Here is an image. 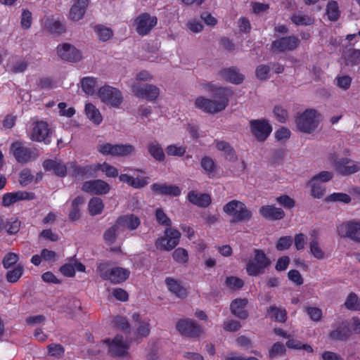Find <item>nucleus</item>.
Masks as SVG:
<instances>
[{
	"label": "nucleus",
	"instance_id": "obj_47",
	"mask_svg": "<svg viewBox=\"0 0 360 360\" xmlns=\"http://www.w3.org/2000/svg\"><path fill=\"white\" fill-rule=\"evenodd\" d=\"M286 347L292 349H302L307 353H312L314 352L313 347L309 344H304L301 341L295 339H289L286 342Z\"/></svg>",
	"mask_w": 360,
	"mask_h": 360
},
{
	"label": "nucleus",
	"instance_id": "obj_60",
	"mask_svg": "<svg viewBox=\"0 0 360 360\" xmlns=\"http://www.w3.org/2000/svg\"><path fill=\"white\" fill-rule=\"evenodd\" d=\"M21 221L16 217H12L6 221L7 233L9 235L17 233L20 228Z\"/></svg>",
	"mask_w": 360,
	"mask_h": 360
},
{
	"label": "nucleus",
	"instance_id": "obj_51",
	"mask_svg": "<svg viewBox=\"0 0 360 360\" xmlns=\"http://www.w3.org/2000/svg\"><path fill=\"white\" fill-rule=\"evenodd\" d=\"M46 27L53 34H60L66 30L65 25L59 20H50L46 23Z\"/></svg>",
	"mask_w": 360,
	"mask_h": 360
},
{
	"label": "nucleus",
	"instance_id": "obj_27",
	"mask_svg": "<svg viewBox=\"0 0 360 360\" xmlns=\"http://www.w3.org/2000/svg\"><path fill=\"white\" fill-rule=\"evenodd\" d=\"M219 75L226 82L234 84H241L245 78L244 75L239 72L238 69L233 66L221 70Z\"/></svg>",
	"mask_w": 360,
	"mask_h": 360
},
{
	"label": "nucleus",
	"instance_id": "obj_56",
	"mask_svg": "<svg viewBox=\"0 0 360 360\" xmlns=\"http://www.w3.org/2000/svg\"><path fill=\"white\" fill-rule=\"evenodd\" d=\"M47 351L49 355L56 358H62L65 354V349L60 344H49L47 346Z\"/></svg>",
	"mask_w": 360,
	"mask_h": 360
},
{
	"label": "nucleus",
	"instance_id": "obj_20",
	"mask_svg": "<svg viewBox=\"0 0 360 360\" xmlns=\"http://www.w3.org/2000/svg\"><path fill=\"white\" fill-rule=\"evenodd\" d=\"M335 170L341 175H349L360 170V163L347 158L338 160L334 165Z\"/></svg>",
	"mask_w": 360,
	"mask_h": 360
},
{
	"label": "nucleus",
	"instance_id": "obj_32",
	"mask_svg": "<svg viewBox=\"0 0 360 360\" xmlns=\"http://www.w3.org/2000/svg\"><path fill=\"white\" fill-rule=\"evenodd\" d=\"M165 283L170 292L179 298H185L187 296V290L180 283L173 278L167 277L165 278Z\"/></svg>",
	"mask_w": 360,
	"mask_h": 360
},
{
	"label": "nucleus",
	"instance_id": "obj_36",
	"mask_svg": "<svg viewBox=\"0 0 360 360\" xmlns=\"http://www.w3.org/2000/svg\"><path fill=\"white\" fill-rule=\"evenodd\" d=\"M269 317L274 321L284 323L287 320V311L283 308L271 306L266 311Z\"/></svg>",
	"mask_w": 360,
	"mask_h": 360
},
{
	"label": "nucleus",
	"instance_id": "obj_44",
	"mask_svg": "<svg viewBox=\"0 0 360 360\" xmlns=\"http://www.w3.org/2000/svg\"><path fill=\"white\" fill-rule=\"evenodd\" d=\"M200 166L202 169L205 171V173L210 178H212L213 176V174L214 173L217 168V165L212 158L209 156H204L201 159Z\"/></svg>",
	"mask_w": 360,
	"mask_h": 360
},
{
	"label": "nucleus",
	"instance_id": "obj_18",
	"mask_svg": "<svg viewBox=\"0 0 360 360\" xmlns=\"http://www.w3.org/2000/svg\"><path fill=\"white\" fill-rule=\"evenodd\" d=\"M35 197L34 193L25 191L6 193L2 196L1 205L4 207H8L18 201L32 200H34Z\"/></svg>",
	"mask_w": 360,
	"mask_h": 360
},
{
	"label": "nucleus",
	"instance_id": "obj_61",
	"mask_svg": "<svg viewBox=\"0 0 360 360\" xmlns=\"http://www.w3.org/2000/svg\"><path fill=\"white\" fill-rule=\"evenodd\" d=\"M270 70L271 66L269 65H259L256 68L255 75L260 80H266L269 78Z\"/></svg>",
	"mask_w": 360,
	"mask_h": 360
},
{
	"label": "nucleus",
	"instance_id": "obj_5",
	"mask_svg": "<svg viewBox=\"0 0 360 360\" xmlns=\"http://www.w3.org/2000/svg\"><path fill=\"white\" fill-rule=\"evenodd\" d=\"M97 272L103 281H110L114 284L125 281L130 275V271L122 267L108 268L107 263H100L97 266Z\"/></svg>",
	"mask_w": 360,
	"mask_h": 360
},
{
	"label": "nucleus",
	"instance_id": "obj_46",
	"mask_svg": "<svg viewBox=\"0 0 360 360\" xmlns=\"http://www.w3.org/2000/svg\"><path fill=\"white\" fill-rule=\"evenodd\" d=\"M344 58L347 65H356L360 63V49H350L345 52Z\"/></svg>",
	"mask_w": 360,
	"mask_h": 360
},
{
	"label": "nucleus",
	"instance_id": "obj_26",
	"mask_svg": "<svg viewBox=\"0 0 360 360\" xmlns=\"http://www.w3.org/2000/svg\"><path fill=\"white\" fill-rule=\"evenodd\" d=\"M132 319L138 324L135 333L136 340L139 341V338L148 337L150 333V319H141L139 313H134L132 315Z\"/></svg>",
	"mask_w": 360,
	"mask_h": 360
},
{
	"label": "nucleus",
	"instance_id": "obj_19",
	"mask_svg": "<svg viewBox=\"0 0 360 360\" xmlns=\"http://www.w3.org/2000/svg\"><path fill=\"white\" fill-rule=\"evenodd\" d=\"M57 53L62 60L71 63L77 62L82 58L81 51L68 43L58 45Z\"/></svg>",
	"mask_w": 360,
	"mask_h": 360
},
{
	"label": "nucleus",
	"instance_id": "obj_35",
	"mask_svg": "<svg viewBox=\"0 0 360 360\" xmlns=\"http://www.w3.org/2000/svg\"><path fill=\"white\" fill-rule=\"evenodd\" d=\"M147 149L150 156L158 162L165 160V155L162 146L157 141H150L147 145Z\"/></svg>",
	"mask_w": 360,
	"mask_h": 360
},
{
	"label": "nucleus",
	"instance_id": "obj_62",
	"mask_svg": "<svg viewBox=\"0 0 360 360\" xmlns=\"http://www.w3.org/2000/svg\"><path fill=\"white\" fill-rule=\"evenodd\" d=\"M186 148L185 146H178L175 144L169 145L166 148L167 155L171 156L181 157L186 153Z\"/></svg>",
	"mask_w": 360,
	"mask_h": 360
},
{
	"label": "nucleus",
	"instance_id": "obj_63",
	"mask_svg": "<svg viewBox=\"0 0 360 360\" xmlns=\"http://www.w3.org/2000/svg\"><path fill=\"white\" fill-rule=\"evenodd\" d=\"M292 238L290 236L281 237L276 244V248L278 251L288 250L292 245Z\"/></svg>",
	"mask_w": 360,
	"mask_h": 360
},
{
	"label": "nucleus",
	"instance_id": "obj_29",
	"mask_svg": "<svg viewBox=\"0 0 360 360\" xmlns=\"http://www.w3.org/2000/svg\"><path fill=\"white\" fill-rule=\"evenodd\" d=\"M248 303V301L246 298L235 299L230 305L231 313L241 319H246L248 316V313L245 308Z\"/></svg>",
	"mask_w": 360,
	"mask_h": 360
},
{
	"label": "nucleus",
	"instance_id": "obj_37",
	"mask_svg": "<svg viewBox=\"0 0 360 360\" xmlns=\"http://www.w3.org/2000/svg\"><path fill=\"white\" fill-rule=\"evenodd\" d=\"M85 112L87 117L95 124H100L102 122L103 117L96 107L92 103L85 105Z\"/></svg>",
	"mask_w": 360,
	"mask_h": 360
},
{
	"label": "nucleus",
	"instance_id": "obj_11",
	"mask_svg": "<svg viewBox=\"0 0 360 360\" xmlns=\"http://www.w3.org/2000/svg\"><path fill=\"white\" fill-rule=\"evenodd\" d=\"M134 24L138 34L144 37L148 35L157 25L158 18L156 16H152L148 13H143L136 18Z\"/></svg>",
	"mask_w": 360,
	"mask_h": 360
},
{
	"label": "nucleus",
	"instance_id": "obj_41",
	"mask_svg": "<svg viewBox=\"0 0 360 360\" xmlns=\"http://www.w3.org/2000/svg\"><path fill=\"white\" fill-rule=\"evenodd\" d=\"M23 272V266L21 264H18L14 268L6 272V279L10 283H15L22 277Z\"/></svg>",
	"mask_w": 360,
	"mask_h": 360
},
{
	"label": "nucleus",
	"instance_id": "obj_49",
	"mask_svg": "<svg viewBox=\"0 0 360 360\" xmlns=\"http://www.w3.org/2000/svg\"><path fill=\"white\" fill-rule=\"evenodd\" d=\"M96 84V79L91 77H86L81 80L82 89L89 95H93L94 94Z\"/></svg>",
	"mask_w": 360,
	"mask_h": 360
},
{
	"label": "nucleus",
	"instance_id": "obj_13",
	"mask_svg": "<svg viewBox=\"0 0 360 360\" xmlns=\"http://www.w3.org/2000/svg\"><path fill=\"white\" fill-rule=\"evenodd\" d=\"M300 43L298 37L294 35L282 37L272 41L271 50L279 53L292 51L299 46Z\"/></svg>",
	"mask_w": 360,
	"mask_h": 360
},
{
	"label": "nucleus",
	"instance_id": "obj_45",
	"mask_svg": "<svg viewBox=\"0 0 360 360\" xmlns=\"http://www.w3.org/2000/svg\"><path fill=\"white\" fill-rule=\"evenodd\" d=\"M326 13L328 20L337 21L340 15L338 4L335 1H329L326 6Z\"/></svg>",
	"mask_w": 360,
	"mask_h": 360
},
{
	"label": "nucleus",
	"instance_id": "obj_16",
	"mask_svg": "<svg viewBox=\"0 0 360 360\" xmlns=\"http://www.w3.org/2000/svg\"><path fill=\"white\" fill-rule=\"evenodd\" d=\"M82 190L91 195H101L108 193L110 186L103 180L94 179L84 181L82 186Z\"/></svg>",
	"mask_w": 360,
	"mask_h": 360
},
{
	"label": "nucleus",
	"instance_id": "obj_1",
	"mask_svg": "<svg viewBox=\"0 0 360 360\" xmlns=\"http://www.w3.org/2000/svg\"><path fill=\"white\" fill-rule=\"evenodd\" d=\"M155 216L160 225L167 227L165 236L158 238L155 245L160 250L170 251L179 244L181 233L177 229L171 228L172 221L162 208L155 210Z\"/></svg>",
	"mask_w": 360,
	"mask_h": 360
},
{
	"label": "nucleus",
	"instance_id": "obj_52",
	"mask_svg": "<svg viewBox=\"0 0 360 360\" xmlns=\"http://www.w3.org/2000/svg\"><path fill=\"white\" fill-rule=\"evenodd\" d=\"M351 197L345 193H333L328 195L325 198L326 202H341L345 204H348L351 202Z\"/></svg>",
	"mask_w": 360,
	"mask_h": 360
},
{
	"label": "nucleus",
	"instance_id": "obj_12",
	"mask_svg": "<svg viewBox=\"0 0 360 360\" xmlns=\"http://www.w3.org/2000/svg\"><path fill=\"white\" fill-rule=\"evenodd\" d=\"M249 124L252 134L259 141H266L272 131V127L264 119L251 120Z\"/></svg>",
	"mask_w": 360,
	"mask_h": 360
},
{
	"label": "nucleus",
	"instance_id": "obj_10",
	"mask_svg": "<svg viewBox=\"0 0 360 360\" xmlns=\"http://www.w3.org/2000/svg\"><path fill=\"white\" fill-rule=\"evenodd\" d=\"M337 233L342 238H347L360 243V222L351 220L337 226Z\"/></svg>",
	"mask_w": 360,
	"mask_h": 360
},
{
	"label": "nucleus",
	"instance_id": "obj_24",
	"mask_svg": "<svg viewBox=\"0 0 360 360\" xmlns=\"http://www.w3.org/2000/svg\"><path fill=\"white\" fill-rule=\"evenodd\" d=\"M42 165L46 171L53 170L55 174L60 177H65L67 175L68 166L63 163L61 160L46 159L43 162Z\"/></svg>",
	"mask_w": 360,
	"mask_h": 360
},
{
	"label": "nucleus",
	"instance_id": "obj_64",
	"mask_svg": "<svg viewBox=\"0 0 360 360\" xmlns=\"http://www.w3.org/2000/svg\"><path fill=\"white\" fill-rule=\"evenodd\" d=\"M286 349L285 345L280 342H275L269 351V356L273 359L276 356L282 355L285 352Z\"/></svg>",
	"mask_w": 360,
	"mask_h": 360
},
{
	"label": "nucleus",
	"instance_id": "obj_30",
	"mask_svg": "<svg viewBox=\"0 0 360 360\" xmlns=\"http://www.w3.org/2000/svg\"><path fill=\"white\" fill-rule=\"evenodd\" d=\"M188 201L200 207H207L212 202L211 196L207 193H198L191 191L188 193Z\"/></svg>",
	"mask_w": 360,
	"mask_h": 360
},
{
	"label": "nucleus",
	"instance_id": "obj_53",
	"mask_svg": "<svg viewBox=\"0 0 360 360\" xmlns=\"http://www.w3.org/2000/svg\"><path fill=\"white\" fill-rule=\"evenodd\" d=\"M174 260L179 264H186L188 260V254L186 249L178 248L172 253Z\"/></svg>",
	"mask_w": 360,
	"mask_h": 360
},
{
	"label": "nucleus",
	"instance_id": "obj_28",
	"mask_svg": "<svg viewBox=\"0 0 360 360\" xmlns=\"http://www.w3.org/2000/svg\"><path fill=\"white\" fill-rule=\"evenodd\" d=\"M352 335V330L347 321H342L341 324L329 333L330 339L334 340L346 341Z\"/></svg>",
	"mask_w": 360,
	"mask_h": 360
},
{
	"label": "nucleus",
	"instance_id": "obj_54",
	"mask_svg": "<svg viewBox=\"0 0 360 360\" xmlns=\"http://www.w3.org/2000/svg\"><path fill=\"white\" fill-rule=\"evenodd\" d=\"M96 170H101L108 177H116L118 176L117 169L115 167L110 165L106 162L98 164L95 167V172Z\"/></svg>",
	"mask_w": 360,
	"mask_h": 360
},
{
	"label": "nucleus",
	"instance_id": "obj_57",
	"mask_svg": "<svg viewBox=\"0 0 360 360\" xmlns=\"http://www.w3.org/2000/svg\"><path fill=\"white\" fill-rule=\"evenodd\" d=\"M116 144H111L110 143L99 144L97 146V150L103 155H110L116 156Z\"/></svg>",
	"mask_w": 360,
	"mask_h": 360
},
{
	"label": "nucleus",
	"instance_id": "obj_21",
	"mask_svg": "<svg viewBox=\"0 0 360 360\" xmlns=\"http://www.w3.org/2000/svg\"><path fill=\"white\" fill-rule=\"evenodd\" d=\"M151 190L155 194L168 195L170 197H178L181 193V188L174 185L167 184L154 183L151 185Z\"/></svg>",
	"mask_w": 360,
	"mask_h": 360
},
{
	"label": "nucleus",
	"instance_id": "obj_48",
	"mask_svg": "<svg viewBox=\"0 0 360 360\" xmlns=\"http://www.w3.org/2000/svg\"><path fill=\"white\" fill-rule=\"evenodd\" d=\"M346 308L351 311H360V299L354 292H350L345 302Z\"/></svg>",
	"mask_w": 360,
	"mask_h": 360
},
{
	"label": "nucleus",
	"instance_id": "obj_9",
	"mask_svg": "<svg viewBox=\"0 0 360 360\" xmlns=\"http://www.w3.org/2000/svg\"><path fill=\"white\" fill-rule=\"evenodd\" d=\"M176 328L181 335L191 338H198L204 333L202 327L191 319L179 320Z\"/></svg>",
	"mask_w": 360,
	"mask_h": 360
},
{
	"label": "nucleus",
	"instance_id": "obj_59",
	"mask_svg": "<svg viewBox=\"0 0 360 360\" xmlns=\"http://www.w3.org/2000/svg\"><path fill=\"white\" fill-rule=\"evenodd\" d=\"M227 288L231 290H239L244 285V282L241 278L235 276H227L225 281Z\"/></svg>",
	"mask_w": 360,
	"mask_h": 360
},
{
	"label": "nucleus",
	"instance_id": "obj_7",
	"mask_svg": "<svg viewBox=\"0 0 360 360\" xmlns=\"http://www.w3.org/2000/svg\"><path fill=\"white\" fill-rule=\"evenodd\" d=\"M319 114L314 109H307L296 118V124L300 131L311 134L319 124Z\"/></svg>",
	"mask_w": 360,
	"mask_h": 360
},
{
	"label": "nucleus",
	"instance_id": "obj_6",
	"mask_svg": "<svg viewBox=\"0 0 360 360\" xmlns=\"http://www.w3.org/2000/svg\"><path fill=\"white\" fill-rule=\"evenodd\" d=\"M223 211L232 217L231 221L233 223L249 220L252 217V213L245 204L237 200L227 202L223 207Z\"/></svg>",
	"mask_w": 360,
	"mask_h": 360
},
{
	"label": "nucleus",
	"instance_id": "obj_8",
	"mask_svg": "<svg viewBox=\"0 0 360 360\" xmlns=\"http://www.w3.org/2000/svg\"><path fill=\"white\" fill-rule=\"evenodd\" d=\"M11 150L18 162L26 163L34 161L38 157V150L34 147H27L22 142L15 141L11 144Z\"/></svg>",
	"mask_w": 360,
	"mask_h": 360
},
{
	"label": "nucleus",
	"instance_id": "obj_43",
	"mask_svg": "<svg viewBox=\"0 0 360 360\" xmlns=\"http://www.w3.org/2000/svg\"><path fill=\"white\" fill-rule=\"evenodd\" d=\"M119 226L115 223L114 225L111 226L105 230L103 237L105 243L107 245H112L115 243L119 234Z\"/></svg>",
	"mask_w": 360,
	"mask_h": 360
},
{
	"label": "nucleus",
	"instance_id": "obj_39",
	"mask_svg": "<svg viewBox=\"0 0 360 360\" xmlns=\"http://www.w3.org/2000/svg\"><path fill=\"white\" fill-rule=\"evenodd\" d=\"M89 212L91 216L101 214L104 209L103 200L98 197H93L88 204Z\"/></svg>",
	"mask_w": 360,
	"mask_h": 360
},
{
	"label": "nucleus",
	"instance_id": "obj_38",
	"mask_svg": "<svg viewBox=\"0 0 360 360\" xmlns=\"http://www.w3.org/2000/svg\"><path fill=\"white\" fill-rule=\"evenodd\" d=\"M290 20L297 26L311 25L314 22V18L306 14H302L301 12L293 13L290 17Z\"/></svg>",
	"mask_w": 360,
	"mask_h": 360
},
{
	"label": "nucleus",
	"instance_id": "obj_17",
	"mask_svg": "<svg viewBox=\"0 0 360 360\" xmlns=\"http://www.w3.org/2000/svg\"><path fill=\"white\" fill-rule=\"evenodd\" d=\"M132 91L136 97L150 101L155 100L160 94L159 88L153 84H135L132 86Z\"/></svg>",
	"mask_w": 360,
	"mask_h": 360
},
{
	"label": "nucleus",
	"instance_id": "obj_58",
	"mask_svg": "<svg viewBox=\"0 0 360 360\" xmlns=\"http://www.w3.org/2000/svg\"><path fill=\"white\" fill-rule=\"evenodd\" d=\"M19 259L18 254L10 252L5 255L2 260V264L4 269H8L16 264Z\"/></svg>",
	"mask_w": 360,
	"mask_h": 360
},
{
	"label": "nucleus",
	"instance_id": "obj_23",
	"mask_svg": "<svg viewBox=\"0 0 360 360\" xmlns=\"http://www.w3.org/2000/svg\"><path fill=\"white\" fill-rule=\"evenodd\" d=\"M68 166L73 177L89 178L93 176L95 172V168L92 166H80L76 162H68Z\"/></svg>",
	"mask_w": 360,
	"mask_h": 360
},
{
	"label": "nucleus",
	"instance_id": "obj_3",
	"mask_svg": "<svg viewBox=\"0 0 360 360\" xmlns=\"http://www.w3.org/2000/svg\"><path fill=\"white\" fill-rule=\"evenodd\" d=\"M253 255L248 258L246 263V273L250 276H258L264 274L271 262L263 250L254 249Z\"/></svg>",
	"mask_w": 360,
	"mask_h": 360
},
{
	"label": "nucleus",
	"instance_id": "obj_33",
	"mask_svg": "<svg viewBox=\"0 0 360 360\" xmlns=\"http://www.w3.org/2000/svg\"><path fill=\"white\" fill-rule=\"evenodd\" d=\"M216 148L219 151H223L225 159L229 162H235L238 160L236 151L229 143L224 141H217L216 142Z\"/></svg>",
	"mask_w": 360,
	"mask_h": 360
},
{
	"label": "nucleus",
	"instance_id": "obj_31",
	"mask_svg": "<svg viewBox=\"0 0 360 360\" xmlns=\"http://www.w3.org/2000/svg\"><path fill=\"white\" fill-rule=\"evenodd\" d=\"M89 0H75L70 10V18L73 21L82 19L86 12Z\"/></svg>",
	"mask_w": 360,
	"mask_h": 360
},
{
	"label": "nucleus",
	"instance_id": "obj_50",
	"mask_svg": "<svg viewBox=\"0 0 360 360\" xmlns=\"http://www.w3.org/2000/svg\"><path fill=\"white\" fill-rule=\"evenodd\" d=\"M114 326L121 330L124 333H130L131 326L127 318L122 316H117L113 319Z\"/></svg>",
	"mask_w": 360,
	"mask_h": 360
},
{
	"label": "nucleus",
	"instance_id": "obj_14",
	"mask_svg": "<svg viewBox=\"0 0 360 360\" xmlns=\"http://www.w3.org/2000/svg\"><path fill=\"white\" fill-rule=\"evenodd\" d=\"M98 95L102 102L110 104L112 107H119L122 102L121 91L110 86H104L98 90Z\"/></svg>",
	"mask_w": 360,
	"mask_h": 360
},
{
	"label": "nucleus",
	"instance_id": "obj_25",
	"mask_svg": "<svg viewBox=\"0 0 360 360\" xmlns=\"http://www.w3.org/2000/svg\"><path fill=\"white\" fill-rule=\"evenodd\" d=\"M259 214L269 220H280L284 218L285 212L274 205H263L259 210Z\"/></svg>",
	"mask_w": 360,
	"mask_h": 360
},
{
	"label": "nucleus",
	"instance_id": "obj_22",
	"mask_svg": "<svg viewBox=\"0 0 360 360\" xmlns=\"http://www.w3.org/2000/svg\"><path fill=\"white\" fill-rule=\"evenodd\" d=\"M116 224L119 228L127 229L129 231L136 230L141 224L139 217L134 214H127L117 217Z\"/></svg>",
	"mask_w": 360,
	"mask_h": 360
},
{
	"label": "nucleus",
	"instance_id": "obj_40",
	"mask_svg": "<svg viewBox=\"0 0 360 360\" xmlns=\"http://www.w3.org/2000/svg\"><path fill=\"white\" fill-rule=\"evenodd\" d=\"M311 238L309 248H310V253L317 259H322L324 258V252L319 247L318 238L316 237V231H313L311 233Z\"/></svg>",
	"mask_w": 360,
	"mask_h": 360
},
{
	"label": "nucleus",
	"instance_id": "obj_55",
	"mask_svg": "<svg viewBox=\"0 0 360 360\" xmlns=\"http://www.w3.org/2000/svg\"><path fill=\"white\" fill-rule=\"evenodd\" d=\"M94 30L97 34L98 39L102 41H106L109 40L112 36V32L111 29L103 25L96 26Z\"/></svg>",
	"mask_w": 360,
	"mask_h": 360
},
{
	"label": "nucleus",
	"instance_id": "obj_2",
	"mask_svg": "<svg viewBox=\"0 0 360 360\" xmlns=\"http://www.w3.org/2000/svg\"><path fill=\"white\" fill-rule=\"evenodd\" d=\"M212 91L214 99L198 96L195 101V107L210 114H216L224 110L229 104L231 91L225 87H214Z\"/></svg>",
	"mask_w": 360,
	"mask_h": 360
},
{
	"label": "nucleus",
	"instance_id": "obj_15",
	"mask_svg": "<svg viewBox=\"0 0 360 360\" xmlns=\"http://www.w3.org/2000/svg\"><path fill=\"white\" fill-rule=\"evenodd\" d=\"M52 131L47 122L44 121L36 122L31 133V139L37 142H44L49 144L51 141Z\"/></svg>",
	"mask_w": 360,
	"mask_h": 360
},
{
	"label": "nucleus",
	"instance_id": "obj_4",
	"mask_svg": "<svg viewBox=\"0 0 360 360\" xmlns=\"http://www.w3.org/2000/svg\"><path fill=\"white\" fill-rule=\"evenodd\" d=\"M106 345L109 356L124 359L129 356L130 342L124 339L121 334H117L112 338H107L103 340Z\"/></svg>",
	"mask_w": 360,
	"mask_h": 360
},
{
	"label": "nucleus",
	"instance_id": "obj_42",
	"mask_svg": "<svg viewBox=\"0 0 360 360\" xmlns=\"http://www.w3.org/2000/svg\"><path fill=\"white\" fill-rule=\"evenodd\" d=\"M307 186L311 187V195L314 198L320 199L324 195L326 186L323 184L316 180L314 181L313 179H311L307 182Z\"/></svg>",
	"mask_w": 360,
	"mask_h": 360
},
{
	"label": "nucleus",
	"instance_id": "obj_34",
	"mask_svg": "<svg viewBox=\"0 0 360 360\" xmlns=\"http://www.w3.org/2000/svg\"><path fill=\"white\" fill-rule=\"evenodd\" d=\"M84 198L83 196L79 195L76 197L71 203V210L68 214V218L72 221H76L81 217L80 207L84 205Z\"/></svg>",
	"mask_w": 360,
	"mask_h": 360
}]
</instances>
